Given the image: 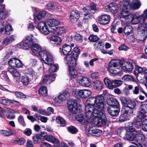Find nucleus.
Returning <instances> with one entry per match:
<instances>
[{
	"label": "nucleus",
	"mask_w": 147,
	"mask_h": 147,
	"mask_svg": "<svg viewBox=\"0 0 147 147\" xmlns=\"http://www.w3.org/2000/svg\"><path fill=\"white\" fill-rule=\"evenodd\" d=\"M80 51V49L78 47H75L71 51L66 61L67 64L68 70L69 71V75L71 79L76 78L78 76V72L75 69L77 64V61Z\"/></svg>",
	"instance_id": "1"
},
{
	"label": "nucleus",
	"mask_w": 147,
	"mask_h": 147,
	"mask_svg": "<svg viewBox=\"0 0 147 147\" xmlns=\"http://www.w3.org/2000/svg\"><path fill=\"white\" fill-rule=\"evenodd\" d=\"M35 49V51L33 53L36 55H39L40 59L41 61L48 65H51L54 63V59L52 55L49 52L42 50V47L37 44Z\"/></svg>",
	"instance_id": "2"
},
{
	"label": "nucleus",
	"mask_w": 147,
	"mask_h": 147,
	"mask_svg": "<svg viewBox=\"0 0 147 147\" xmlns=\"http://www.w3.org/2000/svg\"><path fill=\"white\" fill-rule=\"evenodd\" d=\"M37 42L36 39L30 36H27L24 39L17 44V47L25 50H28L30 48L33 52L34 51H35V49H36Z\"/></svg>",
	"instance_id": "3"
},
{
	"label": "nucleus",
	"mask_w": 147,
	"mask_h": 147,
	"mask_svg": "<svg viewBox=\"0 0 147 147\" xmlns=\"http://www.w3.org/2000/svg\"><path fill=\"white\" fill-rule=\"evenodd\" d=\"M129 4V1L128 0H123L119 2L120 8L121 10L120 16L121 18L125 20H128V21L130 22H131L134 15L129 13L128 7Z\"/></svg>",
	"instance_id": "4"
},
{
	"label": "nucleus",
	"mask_w": 147,
	"mask_h": 147,
	"mask_svg": "<svg viewBox=\"0 0 147 147\" xmlns=\"http://www.w3.org/2000/svg\"><path fill=\"white\" fill-rule=\"evenodd\" d=\"M103 111H98L95 117L92 119L93 123L97 126H104L107 124L108 119L105 114L103 113Z\"/></svg>",
	"instance_id": "5"
},
{
	"label": "nucleus",
	"mask_w": 147,
	"mask_h": 147,
	"mask_svg": "<svg viewBox=\"0 0 147 147\" xmlns=\"http://www.w3.org/2000/svg\"><path fill=\"white\" fill-rule=\"evenodd\" d=\"M121 60L112 59L109 62L107 69L111 74H117L121 72Z\"/></svg>",
	"instance_id": "6"
},
{
	"label": "nucleus",
	"mask_w": 147,
	"mask_h": 147,
	"mask_svg": "<svg viewBox=\"0 0 147 147\" xmlns=\"http://www.w3.org/2000/svg\"><path fill=\"white\" fill-rule=\"evenodd\" d=\"M74 46V44L73 43H71V45L65 44L62 46V48H59V51L61 53V54L65 56L64 58L65 61H67L68 56L70 55V53L71 51V47Z\"/></svg>",
	"instance_id": "7"
},
{
	"label": "nucleus",
	"mask_w": 147,
	"mask_h": 147,
	"mask_svg": "<svg viewBox=\"0 0 147 147\" xmlns=\"http://www.w3.org/2000/svg\"><path fill=\"white\" fill-rule=\"evenodd\" d=\"M96 106L94 110V112H97L98 110L103 111L104 108L105 99L101 95L96 96Z\"/></svg>",
	"instance_id": "8"
},
{
	"label": "nucleus",
	"mask_w": 147,
	"mask_h": 147,
	"mask_svg": "<svg viewBox=\"0 0 147 147\" xmlns=\"http://www.w3.org/2000/svg\"><path fill=\"white\" fill-rule=\"evenodd\" d=\"M127 108L122 107L121 112V115L119 118V121L123 122L129 120V117L132 116L134 113L130 110V111L127 109Z\"/></svg>",
	"instance_id": "9"
},
{
	"label": "nucleus",
	"mask_w": 147,
	"mask_h": 147,
	"mask_svg": "<svg viewBox=\"0 0 147 147\" xmlns=\"http://www.w3.org/2000/svg\"><path fill=\"white\" fill-rule=\"evenodd\" d=\"M67 105L68 109L73 114L77 113L78 109L76 100L71 99L68 100Z\"/></svg>",
	"instance_id": "10"
},
{
	"label": "nucleus",
	"mask_w": 147,
	"mask_h": 147,
	"mask_svg": "<svg viewBox=\"0 0 147 147\" xmlns=\"http://www.w3.org/2000/svg\"><path fill=\"white\" fill-rule=\"evenodd\" d=\"M95 108H92L91 107H89V106H85V117H86L87 119V121L88 123L90 119L91 118V117L92 116V115H93L95 117L98 111L96 112H94V110Z\"/></svg>",
	"instance_id": "11"
},
{
	"label": "nucleus",
	"mask_w": 147,
	"mask_h": 147,
	"mask_svg": "<svg viewBox=\"0 0 147 147\" xmlns=\"http://www.w3.org/2000/svg\"><path fill=\"white\" fill-rule=\"evenodd\" d=\"M137 30L138 34L140 35L141 40L144 41L147 37V23L145 25L139 26Z\"/></svg>",
	"instance_id": "12"
},
{
	"label": "nucleus",
	"mask_w": 147,
	"mask_h": 147,
	"mask_svg": "<svg viewBox=\"0 0 147 147\" xmlns=\"http://www.w3.org/2000/svg\"><path fill=\"white\" fill-rule=\"evenodd\" d=\"M136 131V129L132 126L129 127L126 130L125 135L126 139L131 141H134Z\"/></svg>",
	"instance_id": "13"
},
{
	"label": "nucleus",
	"mask_w": 147,
	"mask_h": 147,
	"mask_svg": "<svg viewBox=\"0 0 147 147\" xmlns=\"http://www.w3.org/2000/svg\"><path fill=\"white\" fill-rule=\"evenodd\" d=\"M38 27L39 30L43 34L47 35L51 32L46 22H40L38 24Z\"/></svg>",
	"instance_id": "14"
},
{
	"label": "nucleus",
	"mask_w": 147,
	"mask_h": 147,
	"mask_svg": "<svg viewBox=\"0 0 147 147\" xmlns=\"http://www.w3.org/2000/svg\"><path fill=\"white\" fill-rule=\"evenodd\" d=\"M121 70L123 69L125 71H131L134 69V66L132 63L126 61L124 59H121Z\"/></svg>",
	"instance_id": "15"
},
{
	"label": "nucleus",
	"mask_w": 147,
	"mask_h": 147,
	"mask_svg": "<svg viewBox=\"0 0 147 147\" xmlns=\"http://www.w3.org/2000/svg\"><path fill=\"white\" fill-rule=\"evenodd\" d=\"M70 95L69 93L67 91L63 92L59 96L53 97L54 100L56 102H61L67 99Z\"/></svg>",
	"instance_id": "16"
},
{
	"label": "nucleus",
	"mask_w": 147,
	"mask_h": 147,
	"mask_svg": "<svg viewBox=\"0 0 147 147\" xmlns=\"http://www.w3.org/2000/svg\"><path fill=\"white\" fill-rule=\"evenodd\" d=\"M107 9L109 10L113 15L116 14L119 11L118 5L115 3H111L108 4L106 6Z\"/></svg>",
	"instance_id": "17"
},
{
	"label": "nucleus",
	"mask_w": 147,
	"mask_h": 147,
	"mask_svg": "<svg viewBox=\"0 0 147 147\" xmlns=\"http://www.w3.org/2000/svg\"><path fill=\"white\" fill-rule=\"evenodd\" d=\"M80 17L79 11L78 10H73L71 11L69 16V19L72 23H75L78 21Z\"/></svg>",
	"instance_id": "18"
},
{
	"label": "nucleus",
	"mask_w": 147,
	"mask_h": 147,
	"mask_svg": "<svg viewBox=\"0 0 147 147\" xmlns=\"http://www.w3.org/2000/svg\"><path fill=\"white\" fill-rule=\"evenodd\" d=\"M110 16L107 14L102 15L98 19V23L102 25L108 24L110 20Z\"/></svg>",
	"instance_id": "19"
},
{
	"label": "nucleus",
	"mask_w": 147,
	"mask_h": 147,
	"mask_svg": "<svg viewBox=\"0 0 147 147\" xmlns=\"http://www.w3.org/2000/svg\"><path fill=\"white\" fill-rule=\"evenodd\" d=\"M119 107H108L107 111L108 113L111 116L115 117L117 116L120 112Z\"/></svg>",
	"instance_id": "20"
},
{
	"label": "nucleus",
	"mask_w": 147,
	"mask_h": 147,
	"mask_svg": "<svg viewBox=\"0 0 147 147\" xmlns=\"http://www.w3.org/2000/svg\"><path fill=\"white\" fill-rule=\"evenodd\" d=\"M50 41L53 45L55 46L61 44L62 40L61 38L57 36L53 35L50 38Z\"/></svg>",
	"instance_id": "21"
},
{
	"label": "nucleus",
	"mask_w": 147,
	"mask_h": 147,
	"mask_svg": "<svg viewBox=\"0 0 147 147\" xmlns=\"http://www.w3.org/2000/svg\"><path fill=\"white\" fill-rule=\"evenodd\" d=\"M60 23L59 21L51 18L47 19L46 22L48 26L50 27L51 29L55 27L56 26L58 25Z\"/></svg>",
	"instance_id": "22"
},
{
	"label": "nucleus",
	"mask_w": 147,
	"mask_h": 147,
	"mask_svg": "<svg viewBox=\"0 0 147 147\" xmlns=\"http://www.w3.org/2000/svg\"><path fill=\"white\" fill-rule=\"evenodd\" d=\"M77 94L80 97L82 98H86L90 96L92 94L90 91L87 90H79Z\"/></svg>",
	"instance_id": "23"
},
{
	"label": "nucleus",
	"mask_w": 147,
	"mask_h": 147,
	"mask_svg": "<svg viewBox=\"0 0 147 147\" xmlns=\"http://www.w3.org/2000/svg\"><path fill=\"white\" fill-rule=\"evenodd\" d=\"M5 8L4 5H0V20H3L7 18L8 12L4 10Z\"/></svg>",
	"instance_id": "24"
},
{
	"label": "nucleus",
	"mask_w": 147,
	"mask_h": 147,
	"mask_svg": "<svg viewBox=\"0 0 147 147\" xmlns=\"http://www.w3.org/2000/svg\"><path fill=\"white\" fill-rule=\"evenodd\" d=\"M79 82L81 83L83 86L89 87L91 84V80L86 77H82L79 80Z\"/></svg>",
	"instance_id": "25"
},
{
	"label": "nucleus",
	"mask_w": 147,
	"mask_h": 147,
	"mask_svg": "<svg viewBox=\"0 0 147 147\" xmlns=\"http://www.w3.org/2000/svg\"><path fill=\"white\" fill-rule=\"evenodd\" d=\"M45 9L51 12H56L58 10V8L54 3H49L46 4Z\"/></svg>",
	"instance_id": "26"
},
{
	"label": "nucleus",
	"mask_w": 147,
	"mask_h": 147,
	"mask_svg": "<svg viewBox=\"0 0 147 147\" xmlns=\"http://www.w3.org/2000/svg\"><path fill=\"white\" fill-rule=\"evenodd\" d=\"M136 134L135 135L134 140L137 142L138 143L145 141L146 138L144 135L141 133L138 132L137 131H136Z\"/></svg>",
	"instance_id": "27"
},
{
	"label": "nucleus",
	"mask_w": 147,
	"mask_h": 147,
	"mask_svg": "<svg viewBox=\"0 0 147 147\" xmlns=\"http://www.w3.org/2000/svg\"><path fill=\"white\" fill-rule=\"evenodd\" d=\"M45 140L47 141L54 144H56L57 147H59L60 146V143L59 140L53 136L49 135L47 136Z\"/></svg>",
	"instance_id": "28"
},
{
	"label": "nucleus",
	"mask_w": 147,
	"mask_h": 147,
	"mask_svg": "<svg viewBox=\"0 0 147 147\" xmlns=\"http://www.w3.org/2000/svg\"><path fill=\"white\" fill-rule=\"evenodd\" d=\"M11 142L14 144H17L19 145H22L25 143L26 140L23 138H13L11 140Z\"/></svg>",
	"instance_id": "29"
},
{
	"label": "nucleus",
	"mask_w": 147,
	"mask_h": 147,
	"mask_svg": "<svg viewBox=\"0 0 147 147\" xmlns=\"http://www.w3.org/2000/svg\"><path fill=\"white\" fill-rule=\"evenodd\" d=\"M136 106V103L133 100L130 99L129 101L128 105L127 106H123V107L127 108L129 111H131L132 113H134V109Z\"/></svg>",
	"instance_id": "30"
},
{
	"label": "nucleus",
	"mask_w": 147,
	"mask_h": 147,
	"mask_svg": "<svg viewBox=\"0 0 147 147\" xmlns=\"http://www.w3.org/2000/svg\"><path fill=\"white\" fill-rule=\"evenodd\" d=\"M108 103L109 105V107H119L120 105L119 102L116 99L113 98H109Z\"/></svg>",
	"instance_id": "31"
},
{
	"label": "nucleus",
	"mask_w": 147,
	"mask_h": 147,
	"mask_svg": "<svg viewBox=\"0 0 147 147\" xmlns=\"http://www.w3.org/2000/svg\"><path fill=\"white\" fill-rule=\"evenodd\" d=\"M52 30H51V32H53L58 35H61V34L65 32V29L63 27H54V28H51Z\"/></svg>",
	"instance_id": "32"
},
{
	"label": "nucleus",
	"mask_w": 147,
	"mask_h": 147,
	"mask_svg": "<svg viewBox=\"0 0 147 147\" xmlns=\"http://www.w3.org/2000/svg\"><path fill=\"white\" fill-rule=\"evenodd\" d=\"M96 96L89 98L86 100V106L88 105L89 107H91L94 108V105L96 104Z\"/></svg>",
	"instance_id": "33"
},
{
	"label": "nucleus",
	"mask_w": 147,
	"mask_h": 147,
	"mask_svg": "<svg viewBox=\"0 0 147 147\" xmlns=\"http://www.w3.org/2000/svg\"><path fill=\"white\" fill-rule=\"evenodd\" d=\"M93 84L94 88L98 91L104 88L103 84L100 81H95L93 82Z\"/></svg>",
	"instance_id": "34"
},
{
	"label": "nucleus",
	"mask_w": 147,
	"mask_h": 147,
	"mask_svg": "<svg viewBox=\"0 0 147 147\" xmlns=\"http://www.w3.org/2000/svg\"><path fill=\"white\" fill-rule=\"evenodd\" d=\"M88 132L89 133L92 134L96 137H99L102 134V131L101 130L92 127L88 130Z\"/></svg>",
	"instance_id": "35"
},
{
	"label": "nucleus",
	"mask_w": 147,
	"mask_h": 147,
	"mask_svg": "<svg viewBox=\"0 0 147 147\" xmlns=\"http://www.w3.org/2000/svg\"><path fill=\"white\" fill-rule=\"evenodd\" d=\"M15 36L12 35L7 36L4 39L2 42L3 43L6 45L15 40Z\"/></svg>",
	"instance_id": "36"
},
{
	"label": "nucleus",
	"mask_w": 147,
	"mask_h": 147,
	"mask_svg": "<svg viewBox=\"0 0 147 147\" xmlns=\"http://www.w3.org/2000/svg\"><path fill=\"white\" fill-rule=\"evenodd\" d=\"M73 37L77 42L81 43L83 41L84 37L83 36L76 32H74V34L73 35Z\"/></svg>",
	"instance_id": "37"
},
{
	"label": "nucleus",
	"mask_w": 147,
	"mask_h": 147,
	"mask_svg": "<svg viewBox=\"0 0 147 147\" xmlns=\"http://www.w3.org/2000/svg\"><path fill=\"white\" fill-rule=\"evenodd\" d=\"M38 93L39 95L43 96H47V88L46 86H41L38 90Z\"/></svg>",
	"instance_id": "38"
},
{
	"label": "nucleus",
	"mask_w": 147,
	"mask_h": 147,
	"mask_svg": "<svg viewBox=\"0 0 147 147\" xmlns=\"http://www.w3.org/2000/svg\"><path fill=\"white\" fill-rule=\"evenodd\" d=\"M21 81L23 85L26 86L29 84L30 82V79L27 76H22L21 78Z\"/></svg>",
	"instance_id": "39"
},
{
	"label": "nucleus",
	"mask_w": 147,
	"mask_h": 147,
	"mask_svg": "<svg viewBox=\"0 0 147 147\" xmlns=\"http://www.w3.org/2000/svg\"><path fill=\"white\" fill-rule=\"evenodd\" d=\"M133 28L131 26H127L124 27L123 29V32L125 35H128L133 32Z\"/></svg>",
	"instance_id": "40"
},
{
	"label": "nucleus",
	"mask_w": 147,
	"mask_h": 147,
	"mask_svg": "<svg viewBox=\"0 0 147 147\" xmlns=\"http://www.w3.org/2000/svg\"><path fill=\"white\" fill-rule=\"evenodd\" d=\"M4 30L5 34L9 35L12 33L13 29L11 25L8 24L5 25Z\"/></svg>",
	"instance_id": "41"
},
{
	"label": "nucleus",
	"mask_w": 147,
	"mask_h": 147,
	"mask_svg": "<svg viewBox=\"0 0 147 147\" xmlns=\"http://www.w3.org/2000/svg\"><path fill=\"white\" fill-rule=\"evenodd\" d=\"M56 121L58 124H60L61 127H65V126L66 123V121L60 116H58L56 117Z\"/></svg>",
	"instance_id": "42"
},
{
	"label": "nucleus",
	"mask_w": 147,
	"mask_h": 147,
	"mask_svg": "<svg viewBox=\"0 0 147 147\" xmlns=\"http://www.w3.org/2000/svg\"><path fill=\"white\" fill-rule=\"evenodd\" d=\"M141 5L140 3L138 2H132L131 4H129V7L131 9L133 10H135L138 9Z\"/></svg>",
	"instance_id": "43"
},
{
	"label": "nucleus",
	"mask_w": 147,
	"mask_h": 147,
	"mask_svg": "<svg viewBox=\"0 0 147 147\" xmlns=\"http://www.w3.org/2000/svg\"><path fill=\"white\" fill-rule=\"evenodd\" d=\"M123 83L122 81L119 80H115L112 81V86H110L112 89L113 88H115L118 87L122 84Z\"/></svg>",
	"instance_id": "44"
},
{
	"label": "nucleus",
	"mask_w": 147,
	"mask_h": 147,
	"mask_svg": "<svg viewBox=\"0 0 147 147\" xmlns=\"http://www.w3.org/2000/svg\"><path fill=\"white\" fill-rule=\"evenodd\" d=\"M67 131L72 134H76L78 132V129L75 126L71 125L67 127Z\"/></svg>",
	"instance_id": "45"
},
{
	"label": "nucleus",
	"mask_w": 147,
	"mask_h": 147,
	"mask_svg": "<svg viewBox=\"0 0 147 147\" xmlns=\"http://www.w3.org/2000/svg\"><path fill=\"white\" fill-rule=\"evenodd\" d=\"M140 109L141 111L144 112H147V100L142 102Z\"/></svg>",
	"instance_id": "46"
},
{
	"label": "nucleus",
	"mask_w": 147,
	"mask_h": 147,
	"mask_svg": "<svg viewBox=\"0 0 147 147\" xmlns=\"http://www.w3.org/2000/svg\"><path fill=\"white\" fill-rule=\"evenodd\" d=\"M134 71L135 74L138 75L139 73H143V69L142 67L136 65L135 66Z\"/></svg>",
	"instance_id": "47"
},
{
	"label": "nucleus",
	"mask_w": 147,
	"mask_h": 147,
	"mask_svg": "<svg viewBox=\"0 0 147 147\" xmlns=\"http://www.w3.org/2000/svg\"><path fill=\"white\" fill-rule=\"evenodd\" d=\"M120 99L122 105L123 106H127L129 102V101L130 100V99L121 96L120 97Z\"/></svg>",
	"instance_id": "48"
},
{
	"label": "nucleus",
	"mask_w": 147,
	"mask_h": 147,
	"mask_svg": "<svg viewBox=\"0 0 147 147\" xmlns=\"http://www.w3.org/2000/svg\"><path fill=\"white\" fill-rule=\"evenodd\" d=\"M76 120L80 123L82 122L84 119V115L81 113H78L75 116Z\"/></svg>",
	"instance_id": "49"
},
{
	"label": "nucleus",
	"mask_w": 147,
	"mask_h": 147,
	"mask_svg": "<svg viewBox=\"0 0 147 147\" xmlns=\"http://www.w3.org/2000/svg\"><path fill=\"white\" fill-rule=\"evenodd\" d=\"M17 59V58H16L13 57L11 58L8 61V64L11 67H15Z\"/></svg>",
	"instance_id": "50"
},
{
	"label": "nucleus",
	"mask_w": 147,
	"mask_h": 147,
	"mask_svg": "<svg viewBox=\"0 0 147 147\" xmlns=\"http://www.w3.org/2000/svg\"><path fill=\"white\" fill-rule=\"evenodd\" d=\"M50 65H51L49 69V73H52L56 72L58 68V65H56L55 64H53Z\"/></svg>",
	"instance_id": "51"
},
{
	"label": "nucleus",
	"mask_w": 147,
	"mask_h": 147,
	"mask_svg": "<svg viewBox=\"0 0 147 147\" xmlns=\"http://www.w3.org/2000/svg\"><path fill=\"white\" fill-rule=\"evenodd\" d=\"M15 94L16 97L21 99H25L26 98V95L20 91L15 92Z\"/></svg>",
	"instance_id": "52"
},
{
	"label": "nucleus",
	"mask_w": 147,
	"mask_h": 147,
	"mask_svg": "<svg viewBox=\"0 0 147 147\" xmlns=\"http://www.w3.org/2000/svg\"><path fill=\"white\" fill-rule=\"evenodd\" d=\"M88 39L91 42H95L98 41L100 38L96 35H92L89 36Z\"/></svg>",
	"instance_id": "53"
},
{
	"label": "nucleus",
	"mask_w": 147,
	"mask_h": 147,
	"mask_svg": "<svg viewBox=\"0 0 147 147\" xmlns=\"http://www.w3.org/2000/svg\"><path fill=\"white\" fill-rule=\"evenodd\" d=\"M33 142L34 144H37L38 143L39 139L41 140V138L39 136V134H36L32 137Z\"/></svg>",
	"instance_id": "54"
},
{
	"label": "nucleus",
	"mask_w": 147,
	"mask_h": 147,
	"mask_svg": "<svg viewBox=\"0 0 147 147\" xmlns=\"http://www.w3.org/2000/svg\"><path fill=\"white\" fill-rule=\"evenodd\" d=\"M95 12H90L84 14V19L85 20H88L89 19H92L93 16L91 13L94 14Z\"/></svg>",
	"instance_id": "55"
},
{
	"label": "nucleus",
	"mask_w": 147,
	"mask_h": 147,
	"mask_svg": "<svg viewBox=\"0 0 147 147\" xmlns=\"http://www.w3.org/2000/svg\"><path fill=\"white\" fill-rule=\"evenodd\" d=\"M47 14V12L45 10H42L39 12L37 16V18L38 20H40L44 17Z\"/></svg>",
	"instance_id": "56"
},
{
	"label": "nucleus",
	"mask_w": 147,
	"mask_h": 147,
	"mask_svg": "<svg viewBox=\"0 0 147 147\" xmlns=\"http://www.w3.org/2000/svg\"><path fill=\"white\" fill-rule=\"evenodd\" d=\"M146 113L142 111H139L137 113V117L139 119L142 120V119H144L146 117Z\"/></svg>",
	"instance_id": "57"
},
{
	"label": "nucleus",
	"mask_w": 147,
	"mask_h": 147,
	"mask_svg": "<svg viewBox=\"0 0 147 147\" xmlns=\"http://www.w3.org/2000/svg\"><path fill=\"white\" fill-rule=\"evenodd\" d=\"M87 7L89 8L90 12H91V11H95L97 10L96 4L94 3H91L89 6H87Z\"/></svg>",
	"instance_id": "58"
},
{
	"label": "nucleus",
	"mask_w": 147,
	"mask_h": 147,
	"mask_svg": "<svg viewBox=\"0 0 147 147\" xmlns=\"http://www.w3.org/2000/svg\"><path fill=\"white\" fill-rule=\"evenodd\" d=\"M9 99H1L0 100V103L6 106L10 105Z\"/></svg>",
	"instance_id": "59"
},
{
	"label": "nucleus",
	"mask_w": 147,
	"mask_h": 147,
	"mask_svg": "<svg viewBox=\"0 0 147 147\" xmlns=\"http://www.w3.org/2000/svg\"><path fill=\"white\" fill-rule=\"evenodd\" d=\"M1 133L2 134L6 136H10L13 135V133L10 131L6 130H2Z\"/></svg>",
	"instance_id": "60"
},
{
	"label": "nucleus",
	"mask_w": 147,
	"mask_h": 147,
	"mask_svg": "<svg viewBox=\"0 0 147 147\" xmlns=\"http://www.w3.org/2000/svg\"><path fill=\"white\" fill-rule=\"evenodd\" d=\"M139 19V16H137L136 15H134L131 22L134 24H138L140 22Z\"/></svg>",
	"instance_id": "61"
},
{
	"label": "nucleus",
	"mask_w": 147,
	"mask_h": 147,
	"mask_svg": "<svg viewBox=\"0 0 147 147\" xmlns=\"http://www.w3.org/2000/svg\"><path fill=\"white\" fill-rule=\"evenodd\" d=\"M100 76L99 73L98 72H94L92 73L91 76L93 80L98 79Z\"/></svg>",
	"instance_id": "62"
},
{
	"label": "nucleus",
	"mask_w": 147,
	"mask_h": 147,
	"mask_svg": "<svg viewBox=\"0 0 147 147\" xmlns=\"http://www.w3.org/2000/svg\"><path fill=\"white\" fill-rule=\"evenodd\" d=\"M118 49L120 51H126L129 49V47L124 44L121 45L119 47Z\"/></svg>",
	"instance_id": "63"
},
{
	"label": "nucleus",
	"mask_w": 147,
	"mask_h": 147,
	"mask_svg": "<svg viewBox=\"0 0 147 147\" xmlns=\"http://www.w3.org/2000/svg\"><path fill=\"white\" fill-rule=\"evenodd\" d=\"M142 129L143 131H147V119H144L143 121Z\"/></svg>",
	"instance_id": "64"
}]
</instances>
